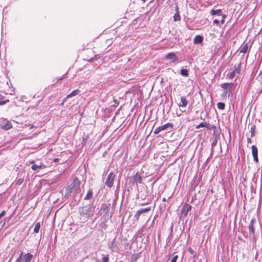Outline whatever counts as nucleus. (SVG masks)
<instances>
[{"label": "nucleus", "instance_id": "1", "mask_svg": "<svg viewBox=\"0 0 262 262\" xmlns=\"http://www.w3.org/2000/svg\"><path fill=\"white\" fill-rule=\"evenodd\" d=\"M95 206H85L82 207L80 211V214L83 220L86 221L90 217L93 215L95 211Z\"/></svg>", "mask_w": 262, "mask_h": 262}, {"label": "nucleus", "instance_id": "2", "mask_svg": "<svg viewBox=\"0 0 262 262\" xmlns=\"http://www.w3.org/2000/svg\"><path fill=\"white\" fill-rule=\"evenodd\" d=\"M80 181L78 178H75L72 183L66 188V196H69L73 191L75 194L80 191Z\"/></svg>", "mask_w": 262, "mask_h": 262}, {"label": "nucleus", "instance_id": "3", "mask_svg": "<svg viewBox=\"0 0 262 262\" xmlns=\"http://www.w3.org/2000/svg\"><path fill=\"white\" fill-rule=\"evenodd\" d=\"M32 258L33 255L32 254L30 253L24 254L23 252H21L16 260H19V262H21V260L24 262H30Z\"/></svg>", "mask_w": 262, "mask_h": 262}, {"label": "nucleus", "instance_id": "4", "mask_svg": "<svg viewBox=\"0 0 262 262\" xmlns=\"http://www.w3.org/2000/svg\"><path fill=\"white\" fill-rule=\"evenodd\" d=\"M115 178V175L113 173V172H111L109 173L105 182V184L107 187L110 188L112 187Z\"/></svg>", "mask_w": 262, "mask_h": 262}, {"label": "nucleus", "instance_id": "5", "mask_svg": "<svg viewBox=\"0 0 262 262\" xmlns=\"http://www.w3.org/2000/svg\"><path fill=\"white\" fill-rule=\"evenodd\" d=\"M191 208V205L188 204H185L181 209L182 216L184 217H186Z\"/></svg>", "mask_w": 262, "mask_h": 262}, {"label": "nucleus", "instance_id": "6", "mask_svg": "<svg viewBox=\"0 0 262 262\" xmlns=\"http://www.w3.org/2000/svg\"><path fill=\"white\" fill-rule=\"evenodd\" d=\"M240 71H241V64H238V67H236L235 68V69L232 72L228 73L227 74V76L230 79H233L235 77V74H239L240 73Z\"/></svg>", "mask_w": 262, "mask_h": 262}, {"label": "nucleus", "instance_id": "7", "mask_svg": "<svg viewBox=\"0 0 262 262\" xmlns=\"http://www.w3.org/2000/svg\"><path fill=\"white\" fill-rule=\"evenodd\" d=\"M251 148H252V156L253 157L254 161L256 163H257L258 162V156H257V153H258L257 148L255 145H252L251 147Z\"/></svg>", "mask_w": 262, "mask_h": 262}, {"label": "nucleus", "instance_id": "8", "mask_svg": "<svg viewBox=\"0 0 262 262\" xmlns=\"http://www.w3.org/2000/svg\"><path fill=\"white\" fill-rule=\"evenodd\" d=\"M166 59L170 60L171 62L177 61L178 58L176 55L172 52L169 53L166 57Z\"/></svg>", "mask_w": 262, "mask_h": 262}, {"label": "nucleus", "instance_id": "9", "mask_svg": "<svg viewBox=\"0 0 262 262\" xmlns=\"http://www.w3.org/2000/svg\"><path fill=\"white\" fill-rule=\"evenodd\" d=\"M79 92H80V91L78 90H75L73 91L70 94H69V95H68L67 96L66 98H65L63 100V102H64L68 98H71L72 97H73V96H75L78 95L79 93Z\"/></svg>", "mask_w": 262, "mask_h": 262}, {"label": "nucleus", "instance_id": "10", "mask_svg": "<svg viewBox=\"0 0 262 262\" xmlns=\"http://www.w3.org/2000/svg\"><path fill=\"white\" fill-rule=\"evenodd\" d=\"M233 85V83H224L221 84V87L226 91H230L232 89Z\"/></svg>", "mask_w": 262, "mask_h": 262}, {"label": "nucleus", "instance_id": "11", "mask_svg": "<svg viewBox=\"0 0 262 262\" xmlns=\"http://www.w3.org/2000/svg\"><path fill=\"white\" fill-rule=\"evenodd\" d=\"M175 10L176 12L173 16V20L175 21H180L181 20V16L179 14L178 7L177 6H176L175 8Z\"/></svg>", "mask_w": 262, "mask_h": 262}, {"label": "nucleus", "instance_id": "12", "mask_svg": "<svg viewBox=\"0 0 262 262\" xmlns=\"http://www.w3.org/2000/svg\"><path fill=\"white\" fill-rule=\"evenodd\" d=\"M181 102L178 103V106L179 107H186L188 103V101L184 97H181Z\"/></svg>", "mask_w": 262, "mask_h": 262}, {"label": "nucleus", "instance_id": "13", "mask_svg": "<svg viewBox=\"0 0 262 262\" xmlns=\"http://www.w3.org/2000/svg\"><path fill=\"white\" fill-rule=\"evenodd\" d=\"M255 219H252L251 220L249 225L248 226V229H249V232L250 233H252V234L254 233V223H255Z\"/></svg>", "mask_w": 262, "mask_h": 262}, {"label": "nucleus", "instance_id": "14", "mask_svg": "<svg viewBox=\"0 0 262 262\" xmlns=\"http://www.w3.org/2000/svg\"><path fill=\"white\" fill-rule=\"evenodd\" d=\"M173 127V125L171 123H167L161 126H159L160 129L161 131L165 130L167 129L168 128H172Z\"/></svg>", "mask_w": 262, "mask_h": 262}, {"label": "nucleus", "instance_id": "15", "mask_svg": "<svg viewBox=\"0 0 262 262\" xmlns=\"http://www.w3.org/2000/svg\"><path fill=\"white\" fill-rule=\"evenodd\" d=\"M101 209L105 214L107 215L108 214L110 211V207L106 204H103L102 205Z\"/></svg>", "mask_w": 262, "mask_h": 262}, {"label": "nucleus", "instance_id": "16", "mask_svg": "<svg viewBox=\"0 0 262 262\" xmlns=\"http://www.w3.org/2000/svg\"><path fill=\"white\" fill-rule=\"evenodd\" d=\"M133 180H134V181L136 183H141L142 180V177L141 176L139 175L138 174V173H137L135 176H134Z\"/></svg>", "mask_w": 262, "mask_h": 262}, {"label": "nucleus", "instance_id": "17", "mask_svg": "<svg viewBox=\"0 0 262 262\" xmlns=\"http://www.w3.org/2000/svg\"><path fill=\"white\" fill-rule=\"evenodd\" d=\"M12 127V124L10 121H7L4 124H2V128L5 130L10 129Z\"/></svg>", "mask_w": 262, "mask_h": 262}, {"label": "nucleus", "instance_id": "18", "mask_svg": "<svg viewBox=\"0 0 262 262\" xmlns=\"http://www.w3.org/2000/svg\"><path fill=\"white\" fill-rule=\"evenodd\" d=\"M210 13L212 15H216L217 16H222L223 15L222 13V10L221 9H217V10L212 9L210 11Z\"/></svg>", "mask_w": 262, "mask_h": 262}, {"label": "nucleus", "instance_id": "19", "mask_svg": "<svg viewBox=\"0 0 262 262\" xmlns=\"http://www.w3.org/2000/svg\"><path fill=\"white\" fill-rule=\"evenodd\" d=\"M203 38L201 35H197L195 37L194 39V42L195 44H199L201 43L203 41Z\"/></svg>", "mask_w": 262, "mask_h": 262}, {"label": "nucleus", "instance_id": "20", "mask_svg": "<svg viewBox=\"0 0 262 262\" xmlns=\"http://www.w3.org/2000/svg\"><path fill=\"white\" fill-rule=\"evenodd\" d=\"M45 167V165L43 164H40V165L33 164V165L31 167V168L33 170H36L38 168L42 169Z\"/></svg>", "mask_w": 262, "mask_h": 262}, {"label": "nucleus", "instance_id": "21", "mask_svg": "<svg viewBox=\"0 0 262 262\" xmlns=\"http://www.w3.org/2000/svg\"><path fill=\"white\" fill-rule=\"evenodd\" d=\"M93 191L92 189L89 190L86 196L84 197V200H90L93 196Z\"/></svg>", "mask_w": 262, "mask_h": 262}, {"label": "nucleus", "instance_id": "22", "mask_svg": "<svg viewBox=\"0 0 262 262\" xmlns=\"http://www.w3.org/2000/svg\"><path fill=\"white\" fill-rule=\"evenodd\" d=\"M209 125V124H208L207 122H201L200 123L199 125H198L196 126V128L197 129H199L201 127H207V128H208V126Z\"/></svg>", "mask_w": 262, "mask_h": 262}, {"label": "nucleus", "instance_id": "23", "mask_svg": "<svg viewBox=\"0 0 262 262\" xmlns=\"http://www.w3.org/2000/svg\"><path fill=\"white\" fill-rule=\"evenodd\" d=\"M151 210V207H148L145 208H141L139 210V211L140 212V214H142L144 213L147 212Z\"/></svg>", "mask_w": 262, "mask_h": 262}, {"label": "nucleus", "instance_id": "24", "mask_svg": "<svg viewBox=\"0 0 262 262\" xmlns=\"http://www.w3.org/2000/svg\"><path fill=\"white\" fill-rule=\"evenodd\" d=\"M217 106L219 109L223 110L225 108V105L223 102H218L217 103Z\"/></svg>", "mask_w": 262, "mask_h": 262}, {"label": "nucleus", "instance_id": "25", "mask_svg": "<svg viewBox=\"0 0 262 262\" xmlns=\"http://www.w3.org/2000/svg\"><path fill=\"white\" fill-rule=\"evenodd\" d=\"M255 125H252L250 127L251 137H252L255 135Z\"/></svg>", "mask_w": 262, "mask_h": 262}, {"label": "nucleus", "instance_id": "26", "mask_svg": "<svg viewBox=\"0 0 262 262\" xmlns=\"http://www.w3.org/2000/svg\"><path fill=\"white\" fill-rule=\"evenodd\" d=\"M40 224L39 223H37L35 227H34V232L35 233H38L39 232V229H40Z\"/></svg>", "mask_w": 262, "mask_h": 262}, {"label": "nucleus", "instance_id": "27", "mask_svg": "<svg viewBox=\"0 0 262 262\" xmlns=\"http://www.w3.org/2000/svg\"><path fill=\"white\" fill-rule=\"evenodd\" d=\"M180 73L184 76H188V70L186 69H182L181 70Z\"/></svg>", "mask_w": 262, "mask_h": 262}, {"label": "nucleus", "instance_id": "28", "mask_svg": "<svg viewBox=\"0 0 262 262\" xmlns=\"http://www.w3.org/2000/svg\"><path fill=\"white\" fill-rule=\"evenodd\" d=\"M141 214H140V213L139 211V210H138L136 212V213H135V214L134 215V217L136 219V220H138Z\"/></svg>", "mask_w": 262, "mask_h": 262}, {"label": "nucleus", "instance_id": "29", "mask_svg": "<svg viewBox=\"0 0 262 262\" xmlns=\"http://www.w3.org/2000/svg\"><path fill=\"white\" fill-rule=\"evenodd\" d=\"M109 257L108 256H104L102 258V262H108Z\"/></svg>", "mask_w": 262, "mask_h": 262}, {"label": "nucleus", "instance_id": "30", "mask_svg": "<svg viewBox=\"0 0 262 262\" xmlns=\"http://www.w3.org/2000/svg\"><path fill=\"white\" fill-rule=\"evenodd\" d=\"M217 144V139L216 138H214L211 143L212 147H214L216 146Z\"/></svg>", "mask_w": 262, "mask_h": 262}, {"label": "nucleus", "instance_id": "31", "mask_svg": "<svg viewBox=\"0 0 262 262\" xmlns=\"http://www.w3.org/2000/svg\"><path fill=\"white\" fill-rule=\"evenodd\" d=\"M160 132H161V130L159 127H157L154 131V133L155 134H158Z\"/></svg>", "mask_w": 262, "mask_h": 262}, {"label": "nucleus", "instance_id": "32", "mask_svg": "<svg viewBox=\"0 0 262 262\" xmlns=\"http://www.w3.org/2000/svg\"><path fill=\"white\" fill-rule=\"evenodd\" d=\"M178 255L174 256L171 259V262H176L178 259Z\"/></svg>", "mask_w": 262, "mask_h": 262}, {"label": "nucleus", "instance_id": "33", "mask_svg": "<svg viewBox=\"0 0 262 262\" xmlns=\"http://www.w3.org/2000/svg\"><path fill=\"white\" fill-rule=\"evenodd\" d=\"M8 102H9L8 99H7L6 100H1V101H0V105H3L6 104Z\"/></svg>", "mask_w": 262, "mask_h": 262}, {"label": "nucleus", "instance_id": "34", "mask_svg": "<svg viewBox=\"0 0 262 262\" xmlns=\"http://www.w3.org/2000/svg\"><path fill=\"white\" fill-rule=\"evenodd\" d=\"M86 143V139L84 137H82V146H83Z\"/></svg>", "mask_w": 262, "mask_h": 262}, {"label": "nucleus", "instance_id": "35", "mask_svg": "<svg viewBox=\"0 0 262 262\" xmlns=\"http://www.w3.org/2000/svg\"><path fill=\"white\" fill-rule=\"evenodd\" d=\"M225 15L223 14L222 15V19L221 21L222 24H223L225 23Z\"/></svg>", "mask_w": 262, "mask_h": 262}, {"label": "nucleus", "instance_id": "36", "mask_svg": "<svg viewBox=\"0 0 262 262\" xmlns=\"http://www.w3.org/2000/svg\"><path fill=\"white\" fill-rule=\"evenodd\" d=\"M23 182V180L21 179H20L18 180L17 183L19 185H20Z\"/></svg>", "mask_w": 262, "mask_h": 262}, {"label": "nucleus", "instance_id": "37", "mask_svg": "<svg viewBox=\"0 0 262 262\" xmlns=\"http://www.w3.org/2000/svg\"><path fill=\"white\" fill-rule=\"evenodd\" d=\"M258 77L262 80V70L260 71Z\"/></svg>", "mask_w": 262, "mask_h": 262}, {"label": "nucleus", "instance_id": "38", "mask_svg": "<svg viewBox=\"0 0 262 262\" xmlns=\"http://www.w3.org/2000/svg\"><path fill=\"white\" fill-rule=\"evenodd\" d=\"M5 214V211H3L1 213H0V217L3 216Z\"/></svg>", "mask_w": 262, "mask_h": 262}, {"label": "nucleus", "instance_id": "39", "mask_svg": "<svg viewBox=\"0 0 262 262\" xmlns=\"http://www.w3.org/2000/svg\"><path fill=\"white\" fill-rule=\"evenodd\" d=\"M213 24L218 25L219 24V21L217 19H214L213 20Z\"/></svg>", "mask_w": 262, "mask_h": 262}, {"label": "nucleus", "instance_id": "40", "mask_svg": "<svg viewBox=\"0 0 262 262\" xmlns=\"http://www.w3.org/2000/svg\"><path fill=\"white\" fill-rule=\"evenodd\" d=\"M227 93V91H225L223 94H222V97H225Z\"/></svg>", "mask_w": 262, "mask_h": 262}, {"label": "nucleus", "instance_id": "41", "mask_svg": "<svg viewBox=\"0 0 262 262\" xmlns=\"http://www.w3.org/2000/svg\"><path fill=\"white\" fill-rule=\"evenodd\" d=\"M247 142L248 143H251V139L249 138H247Z\"/></svg>", "mask_w": 262, "mask_h": 262}, {"label": "nucleus", "instance_id": "42", "mask_svg": "<svg viewBox=\"0 0 262 262\" xmlns=\"http://www.w3.org/2000/svg\"><path fill=\"white\" fill-rule=\"evenodd\" d=\"M189 251L191 253V254H193V250L192 249H191V248H189Z\"/></svg>", "mask_w": 262, "mask_h": 262}, {"label": "nucleus", "instance_id": "43", "mask_svg": "<svg viewBox=\"0 0 262 262\" xmlns=\"http://www.w3.org/2000/svg\"><path fill=\"white\" fill-rule=\"evenodd\" d=\"M247 51V50H241V52H242L243 53H246Z\"/></svg>", "mask_w": 262, "mask_h": 262}, {"label": "nucleus", "instance_id": "44", "mask_svg": "<svg viewBox=\"0 0 262 262\" xmlns=\"http://www.w3.org/2000/svg\"><path fill=\"white\" fill-rule=\"evenodd\" d=\"M29 163H30V164H34V160H32V161H29Z\"/></svg>", "mask_w": 262, "mask_h": 262}, {"label": "nucleus", "instance_id": "45", "mask_svg": "<svg viewBox=\"0 0 262 262\" xmlns=\"http://www.w3.org/2000/svg\"><path fill=\"white\" fill-rule=\"evenodd\" d=\"M93 59V58H91L90 59H84V60H86L88 61H91Z\"/></svg>", "mask_w": 262, "mask_h": 262}, {"label": "nucleus", "instance_id": "46", "mask_svg": "<svg viewBox=\"0 0 262 262\" xmlns=\"http://www.w3.org/2000/svg\"><path fill=\"white\" fill-rule=\"evenodd\" d=\"M162 201H163V202H166V198H163V199H162Z\"/></svg>", "mask_w": 262, "mask_h": 262}, {"label": "nucleus", "instance_id": "47", "mask_svg": "<svg viewBox=\"0 0 262 262\" xmlns=\"http://www.w3.org/2000/svg\"><path fill=\"white\" fill-rule=\"evenodd\" d=\"M243 49H247V47L244 46Z\"/></svg>", "mask_w": 262, "mask_h": 262}, {"label": "nucleus", "instance_id": "48", "mask_svg": "<svg viewBox=\"0 0 262 262\" xmlns=\"http://www.w3.org/2000/svg\"><path fill=\"white\" fill-rule=\"evenodd\" d=\"M15 262H19V260H16Z\"/></svg>", "mask_w": 262, "mask_h": 262}]
</instances>
